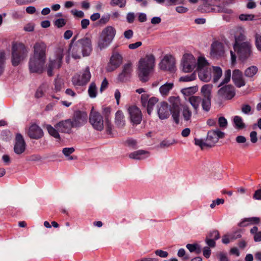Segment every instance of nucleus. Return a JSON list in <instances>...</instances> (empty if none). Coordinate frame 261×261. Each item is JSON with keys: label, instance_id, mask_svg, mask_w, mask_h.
<instances>
[{"label": "nucleus", "instance_id": "nucleus-1", "mask_svg": "<svg viewBox=\"0 0 261 261\" xmlns=\"http://www.w3.org/2000/svg\"><path fill=\"white\" fill-rule=\"evenodd\" d=\"M47 46L43 42H36L33 46V54L28 63L30 73L41 74L45 70Z\"/></svg>", "mask_w": 261, "mask_h": 261}, {"label": "nucleus", "instance_id": "nucleus-2", "mask_svg": "<svg viewBox=\"0 0 261 261\" xmlns=\"http://www.w3.org/2000/svg\"><path fill=\"white\" fill-rule=\"evenodd\" d=\"M92 50V36L86 35L79 39L75 43H71L69 53L74 59L89 56Z\"/></svg>", "mask_w": 261, "mask_h": 261}, {"label": "nucleus", "instance_id": "nucleus-3", "mask_svg": "<svg viewBox=\"0 0 261 261\" xmlns=\"http://www.w3.org/2000/svg\"><path fill=\"white\" fill-rule=\"evenodd\" d=\"M212 89V85H204L201 88V93L202 95V98L197 96H192L189 97L188 101L196 112H197L200 103L201 104L203 111L205 112L210 111L211 107Z\"/></svg>", "mask_w": 261, "mask_h": 261}, {"label": "nucleus", "instance_id": "nucleus-4", "mask_svg": "<svg viewBox=\"0 0 261 261\" xmlns=\"http://www.w3.org/2000/svg\"><path fill=\"white\" fill-rule=\"evenodd\" d=\"M155 57L152 54H147L141 58L138 64V75L140 81L146 82L149 80V74L154 66Z\"/></svg>", "mask_w": 261, "mask_h": 261}, {"label": "nucleus", "instance_id": "nucleus-5", "mask_svg": "<svg viewBox=\"0 0 261 261\" xmlns=\"http://www.w3.org/2000/svg\"><path fill=\"white\" fill-rule=\"evenodd\" d=\"M29 49L22 43H14L12 46V64L18 66L28 56Z\"/></svg>", "mask_w": 261, "mask_h": 261}, {"label": "nucleus", "instance_id": "nucleus-6", "mask_svg": "<svg viewBox=\"0 0 261 261\" xmlns=\"http://www.w3.org/2000/svg\"><path fill=\"white\" fill-rule=\"evenodd\" d=\"M116 35V30L112 26L104 28L100 34L97 47L100 50L107 48L112 42Z\"/></svg>", "mask_w": 261, "mask_h": 261}, {"label": "nucleus", "instance_id": "nucleus-7", "mask_svg": "<svg viewBox=\"0 0 261 261\" xmlns=\"http://www.w3.org/2000/svg\"><path fill=\"white\" fill-rule=\"evenodd\" d=\"M64 56V50L60 48L56 50L53 56L49 58L46 65L47 74L49 76L53 75L54 69H58L61 67Z\"/></svg>", "mask_w": 261, "mask_h": 261}, {"label": "nucleus", "instance_id": "nucleus-8", "mask_svg": "<svg viewBox=\"0 0 261 261\" xmlns=\"http://www.w3.org/2000/svg\"><path fill=\"white\" fill-rule=\"evenodd\" d=\"M197 70L199 79L203 82H209L212 77L211 69L205 58L199 57L197 60Z\"/></svg>", "mask_w": 261, "mask_h": 261}, {"label": "nucleus", "instance_id": "nucleus-9", "mask_svg": "<svg viewBox=\"0 0 261 261\" xmlns=\"http://www.w3.org/2000/svg\"><path fill=\"white\" fill-rule=\"evenodd\" d=\"M252 45L249 41H246L239 45L233 46L234 51L242 61H246L252 55Z\"/></svg>", "mask_w": 261, "mask_h": 261}, {"label": "nucleus", "instance_id": "nucleus-10", "mask_svg": "<svg viewBox=\"0 0 261 261\" xmlns=\"http://www.w3.org/2000/svg\"><path fill=\"white\" fill-rule=\"evenodd\" d=\"M91 77L90 69L88 66L86 67L83 71L82 75H74L71 80L72 83L75 87L84 86L90 81Z\"/></svg>", "mask_w": 261, "mask_h": 261}, {"label": "nucleus", "instance_id": "nucleus-11", "mask_svg": "<svg viewBox=\"0 0 261 261\" xmlns=\"http://www.w3.org/2000/svg\"><path fill=\"white\" fill-rule=\"evenodd\" d=\"M170 111L172 117L176 124L179 122L180 101L178 96H171L169 98Z\"/></svg>", "mask_w": 261, "mask_h": 261}, {"label": "nucleus", "instance_id": "nucleus-12", "mask_svg": "<svg viewBox=\"0 0 261 261\" xmlns=\"http://www.w3.org/2000/svg\"><path fill=\"white\" fill-rule=\"evenodd\" d=\"M235 95V88L231 85L223 86L217 92L218 98L221 100L231 99Z\"/></svg>", "mask_w": 261, "mask_h": 261}, {"label": "nucleus", "instance_id": "nucleus-13", "mask_svg": "<svg viewBox=\"0 0 261 261\" xmlns=\"http://www.w3.org/2000/svg\"><path fill=\"white\" fill-rule=\"evenodd\" d=\"M89 122L93 127L98 131L103 129V120L102 116L97 112H91L89 117Z\"/></svg>", "mask_w": 261, "mask_h": 261}, {"label": "nucleus", "instance_id": "nucleus-14", "mask_svg": "<svg viewBox=\"0 0 261 261\" xmlns=\"http://www.w3.org/2000/svg\"><path fill=\"white\" fill-rule=\"evenodd\" d=\"M224 136V133L220 131L218 128L208 131L206 139V141L207 143V146H214V145L218 142L219 139L223 138Z\"/></svg>", "mask_w": 261, "mask_h": 261}, {"label": "nucleus", "instance_id": "nucleus-15", "mask_svg": "<svg viewBox=\"0 0 261 261\" xmlns=\"http://www.w3.org/2000/svg\"><path fill=\"white\" fill-rule=\"evenodd\" d=\"M197 62L192 55H186L183 57L181 65L184 72L192 71L196 67Z\"/></svg>", "mask_w": 261, "mask_h": 261}, {"label": "nucleus", "instance_id": "nucleus-16", "mask_svg": "<svg viewBox=\"0 0 261 261\" xmlns=\"http://www.w3.org/2000/svg\"><path fill=\"white\" fill-rule=\"evenodd\" d=\"M87 120V114L85 112L76 111L74 113L71 123L73 127L79 128L84 125Z\"/></svg>", "mask_w": 261, "mask_h": 261}, {"label": "nucleus", "instance_id": "nucleus-17", "mask_svg": "<svg viewBox=\"0 0 261 261\" xmlns=\"http://www.w3.org/2000/svg\"><path fill=\"white\" fill-rule=\"evenodd\" d=\"M122 62V57L118 53H114L110 58L109 63L107 67V71L112 72L117 69Z\"/></svg>", "mask_w": 261, "mask_h": 261}, {"label": "nucleus", "instance_id": "nucleus-18", "mask_svg": "<svg viewBox=\"0 0 261 261\" xmlns=\"http://www.w3.org/2000/svg\"><path fill=\"white\" fill-rule=\"evenodd\" d=\"M128 112L131 122L134 124H139L142 120V114L140 109L135 106L128 108Z\"/></svg>", "mask_w": 261, "mask_h": 261}, {"label": "nucleus", "instance_id": "nucleus-19", "mask_svg": "<svg viewBox=\"0 0 261 261\" xmlns=\"http://www.w3.org/2000/svg\"><path fill=\"white\" fill-rule=\"evenodd\" d=\"M175 60L170 55H166L160 64L161 69L172 71L174 70Z\"/></svg>", "mask_w": 261, "mask_h": 261}, {"label": "nucleus", "instance_id": "nucleus-20", "mask_svg": "<svg viewBox=\"0 0 261 261\" xmlns=\"http://www.w3.org/2000/svg\"><path fill=\"white\" fill-rule=\"evenodd\" d=\"M157 112L159 117L162 120L168 118L171 114L168 103L165 101L161 102L158 105Z\"/></svg>", "mask_w": 261, "mask_h": 261}, {"label": "nucleus", "instance_id": "nucleus-21", "mask_svg": "<svg viewBox=\"0 0 261 261\" xmlns=\"http://www.w3.org/2000/svg\"><path fill=\"white\" fill-rule=\"evenodd\" d=\"M27 134L31 139H39L43 136V132L38 125L33 124L29 127Z\"/></svg>", "mask_w": 261, "mask_h": 261}, {"label": "nucleus", "instance_id": "nucleus-22", "mask_svg": "<svg viewBox=\"0 0 261 261\" xmlns=\"http://www.w3.org/2000/svg\"><path fill=\"white\" fill-rule=\"evenodd\" d=\"M132 71V64L130 62L125 64L122 72L118 76V80L122 82L126 81L131 76Z\"/></svg>", "mask_w": 261, "mask_h": 261}, {"label": "nucleus", "instance_id": "nucleus-23", "mask_svg": "<svg viewBox=\"0 0 261 261\" xmlns=\"http://www.w3.org/2000/svg\"><path fill=\"white\" fill-rule=\"evenodd\" d=\"M14 150L15 153L20 154L25 150L26 144L21 134H18L16 136Z\"/></svg>", "mask_w": 261, "mask_h": 261}, {"label": "nucleus", "instance_id": "nucleus-24", "mask_svg": "<svg viewBox=\"0 0 261 261\" xmlns=\"http://www.w3.org/2000/svg\"><path fill=\"white\" fill-rule=\"evenodd\" d=\"M55 127L60 132L64 133L70 134L71 129L73 127L71 120L70 119H66L61 121L57 123Z\"/></svg>", "mask_w": 261, "mask_h": 261}, {"label": "nucleus", "instance_id": "nucleus-25", "mask_svg": "<svg viewBox=\"0 0 261 261\" xmlns=\"http://www.w3.org/2000/svg\"><path fill=\"white\" fill-rule=\"evenodd\" d=\"M232 80L235 85L238 88H241L246 85L242 72L239 69H235L233 71Z\"/></svg>", "mask_w": 261, "mask_h": 261}, {"label": "nucleus", "instance_id": "nucleus-26", "mask_svg": "<svg viewBox=\"0 0 261 261\" xmlns=\"http://www.w3.org/2000/svg\"><path fill=\"white\" fill-rule=\"evenodd\" d=\"M235 43L233 46L239 45L246 42V37L245 36V30L242 27H238L237 28V31L235 34Z\"/></svg>", "mask_w": 261, "mask_h": 261}, {"label": "nucleus", "instance_id": "nucleus-27", "mask_svg": "<svg viewBox=\"0 0 261 261\" xmlns=\"http://www.w3.org/2000/svg\"><path fill=\"white\" fill-rule=\"evenodd\" d=\"M224 54V49L222 44L218 42H214L211 45V56L218 57L221 56Z\"/></svg>", "mask_w": 261, "mask_h": 261}, {"label": "nucleus", "instance_id": "nucleus-28", "mask_svg": "<svg viewBox=\"0 0 261 261\" xmlns=\"http://www.w3.org/2000/svg\"><path fill=\"white\" fill-rule=\"evenodd\" d=\"M115 124L118 128H123L125 125V117L123 112L118 111L115 114Z\"/></svg>", "mask_w": 261, "mask_h": 261}, {"label": "nucleus", "instance_id": "nucleus-29", "mask_svg": "<svg viewBox=\"0 0 261 261\" xmlns=\"http://www.w3.org/2000/svg\"><path fill=\"white\" fill-rule=\"evenodd\" d=\"M149 156V152L143 150H139L134 151L129 154L130 159L136 160H142Z\"/></svg>", "mask_w": 261, "mask_h": 261}, {"label": "nucleus", "instance_id": "nucleus-30", "mask_svg": "<svg viewBox=\"0 0 261 261\" xmlns=\"http://www.w3.org/2000/svg\"><path fill=\"white\" fill-rule=\"evenodd\" d=\"M174 84L172 82L166 83L162 85L159 89L160 94L162 96L167 97L170 91L173 88Z\"/></svg>", "mask_w": 261, "mask_h": 261}, {"label": "nucleus", "instance_id": "nucleus-31", "mask_svg": "<svg viewBox=\"0 0 261 261\" xmlns=\"http://www.w3.org/2000/svg\"><path fill=\"white\" fill-rule=\"evenodd\" d=\"M258 71V67L255 65H252L247 67L244 72V76L249 79H253Z\"/></svg>", "mask_w": 261, "mask_h": 261}, {"label": "nucleus", "instance_id": "nucleus-32", "mask_svg": "<svg viewBox=\"0 0 261 261\" xmlns=\"http://www.w3.org/2000/svg\"><path fill=\"white\" fill-rule=\"evenodd\" d=\"M260 222V219L258 217H251L245 218L239 224L240 227H245L249 224H258Z\"/></svg>", "mask_w": 261, "mask_h": 261}, {"label": "nucleus", "instance_id": "nucleus-33", "mask_svg": "<svg viewBox=\"0 0 261 261\" xmlns=\"http://www.w3.org/2000/svg\"><path fill=\"white\" fill-rule=\"evenodd\" d=\"M220 2H218V3L215 5L216 8H213L212 10L216 11L219 13H223L230 14L232 13V10L229 8H228L225 4L219 5V3Z\"/></svg>", "mask_w": 261, "mask_h": 261}, {"label": "nucleus", "instance_id": "nucleus-34", "mask_svg": "<svg viewBox=\"0 0 261 261\" xmlns=\"http://www.w3.org/2000/svg\"><path fill=\"white\" fill-rule=\"evenodd\" d=\"M158 101V99L156 97H152L150 98L147 102L146 107L147 108V112L149 115L151 114V112L153 110V108L154 106L157 103Z\"/></svg>", "mask_w": 261, "mask_h": 261}, {"label": "nucleus", "instance_id": "nucleus-35", "mask_svg": "<svg viewBox=\"0 0 261 261\" xmlns=\"http://www.w3.org/2000/svg\"><path fill=\"white\" fill-rule=\"evenodd\" d=\"M222 70L219 67H213V82L216 83L222 76Z\"/></svg>", "mask_w": 261, "mask_h": 261}, {"label": "nucleus", "instance_id": "nucleus-36", "mask_svg": "<svg viewBox=\"0 0 261 261\" xmlns=\"http://www.w3.org/2000/svg\"><path fill=\"white\" fill-rule=\"evenodd\" d=\"M88 92L91 98H95L97 94V88L94 83H91L88 88Z\"/></svg>", "mask_w": 261, "mask_h": 261}, {"label": "nucleus", "instance_id": "nucleus-37", "mask_svg": "<svg viewBox=\"0 0 261 261\" xmlns=\"http://www.w3.org/2000/svg\"><path fill=\"white\" fill-rule=\"evenodd\" d=\"M186 247L191 252H195L197 254H200L201 252L200 246L197 244H188Z\"/></svg>", "mask_w": 261, "mask_h": 261}, {"label": "nucleus", "instance_id": "nucleus-38", "mask_svg": "<svg viewBox=\"0 0 261 261\" xmlns=\"http://www.w3.org/2000/svg\"><path fill=\"white\" fill-rule=\"evenodd\" d=\"M182 115L185 121H189L190 120L192 116V112L188 106H183Z\"/></svg>", "mask_w": 261, "mask_h": 261}, {"label": "nucleus", "instance_id": "nucleus-39", "mask_svg": "<svg viewBox=\"0 0 261 261\" xmlns=\"http://www.w3.org/2000/svg\"><path fill=\"white\" fill-rule=\"evenodd\" d=\"M46 129L50 135L55 138L60 139V135L58 133L59 130L56 127L54 128L50 125H47Z\"/></svg>", "mask_w": 261, "mask_h": 261}, {"label": "nucleus", "instance_id": "nucleus-40", "mask_svg": "<svg viewBox=\"0 0 261 261\" xmlns=\"http://www.w3.org/2000/svg\"><path fill=\"white\" fill-rule=\"evenodd\" d=\"M233 122L236 127L239 129H242L245 127V124L243 123L242 118L240 116H234Z\"/></svg>", "mask_w": 261, "mask_h": 261}, {"label": "nucleus", "instance_id": "nucleus-41", "mask_svg": "<svg viewBox=\"0 0 261 261\" xmlns=\"http://www.w3.org/2000/svg\"><path fill=\"white\" fill-rule=\"evenodd\" d=\"M126 3V0H111L110 4L112 6H118L120 8L125 7Z\"/></svg>", "mask_w": 261, "mask_h": 261}, {"label": "nucleus", "instance_id": "nucleus-42", "mask_svg": "<svg viewBox=\"0 0 261 261\" xmlns=\"http://www.w3.org/2000/svg\"><path fill=\"white\" fill-rule=\"evenodd\" d=\"M231 77V70L230 69L227 70L224 73V78L223 81L219 84V87L222 86L225 84H227L230 81Z\"/></svg>", "mask_w": 261, "mask_h": 261}, {"label": "nucleus", "instance_id": "nucleus-43", "mask_svg": "<svg viewBox=\"0 0 261 261\" xmlns=\"http://www.w3.org/2000/svg\"><path fill=\"white\" fill-rule=\"evenodd\" d=\"M5 59L6 57L5 52L0 51V75L4 71Z\"/></svg>", "mask_w": 261, "mask_h": 261}, {"label": "nucleus", "instance_id": "nucleus-44", "mask_svg": "<svg viewBox=\"0 0 261 261\" xmlns=\"http://www.w3.org/2000/svg\"><path fill=\"white\" fill-rule=\"evenodd\" d=\"M255 45L257 49L261 51V34L260 33L255 34Z\"/></svg>", "mask_w": 261, "mask_h": 261}, {"label": "nucleus", "instance_id": "nucleus-45", "mask_svg": "<svg viewBox=\"0 0 261 261\" xmlns=\"http://www.w3.org/2000/svg\"><path fill=\"white\" fill-rule=\"evenodd\" d=\"M196 78V74L193 73L190 75H186L185 76H181L179 78V81L180 82H190L193 81Z\"/></svg>", "mask_w": 261, "mask_h": 261}, {"label": "nucleus", "instance_id": "nucleus-46", "mask_svg": "<svg viewBox=\"0 0 261 261\" xmlns=\"http://www.w3.org/2000/svg\"><path fill=\"white\" fill-rule=\"evenodd\" d=\"M254 18L253 14H242L239 16V19L241 21H252Z\"/></svg>", "mask_w": 261, "mask_h": 261}, {"label": "nucleus", "instance_id": "nucleus-47", "mask_svg": "<svg viewBox=\"0 0 261 261\" xmlns=\"http://www.w3.org/2000/svg\"><path fill=\"white\" fill-rule=\"evenodd\" d=\"M241 111L243 113L246 115H250L252 113L251 107L248 104H243L242 105Z\"/></svg>", "mask_w": 261, "mask_h": 261}, {"label": "nucleus", "instance_id": "nucleus-48", "mask_svg": "<svg viewBox=\"0 0 261 261\" xmlns=\"http://www.w3.org/2000/svg\"><path fill=\"white\" fill-rule=\"evenodd\" d=\"M220 237L219 232L217 230H213L210 231L207 236V237L210 239H213L215 240H218L220 238Z\"/></svg>", "mask_w": 261, "mask_h": 261}, {"label": "nucleus", "instance_id": "nucleus-49", "mask_svg": "<svg viewBox=\"0 0 261 261\" xmlns=\"http://www.w3.org/2000/svg\"><path fill=\"white\" fill-rule=\"evenodd\" d=\"M55 90L60 91L64 86V82L61 79H57L55 81Z\"/></svg>", "mask_w": 261, "mask_h": 261}, {"label": "nucleus", "instance_id": "nucleus-50", "mask_svg": "<svg viewBox=\"0 0 261 261\" xmlns=\"http://www.w3.org/2000/svg\"><path fill=\"white\" fill-rule=\"evenodd\" d=\"M55 25L58 28H62L66 24V20L63 18H59L54 22Z\"/></svg>", "mask_w": 261, "mask_h": 261}, {"label": "nucleus", "instance_id": "nucleus-51", "mask_svg": "<svg viewBox=\"0 0 261 261\" xmlns=\"http://www.w3.org/2000/svg\"><path fill=\"white\" fill-rule=\"evenodd\" d=\"M185 0H166L168 6L184 4Z\"/></svg>", "mask_w": 261, "mask_h": 261}, {"label": "nucleus", "instance_id": "nucleus-52", "mask_svg": "<svg viewBox=\"0 0 261 261\" xmlns=\"http://www.w3.org/2000/svg\"><path fill=\"white\" fill-rule=\"evenodd\" d=\"M181 92L184 95H190L195 92V89L192 87L186 88L182 89Z\"/></svg>", "mask_w": 261, "mask_h": 261}, {"label": "nucleus", "instance_id": "nucleus-53", "mask_svg": "<svg viewBox=\"0 0 261 261\" xmlns=\"http://www.w3.org/2000/svg\"><path fill=\"white\" fill-rule=\"evenodd\" d=\"M229 237L231 240H234L241 237V231L240 230H237L232 233L229 234Z\"/></svg>", "mask_w": 261, "mask_h": 261}, {"label": "nucleus", "instance_id": "nucleus-54", "mask_svg": "<svg viewBox=\"0 0 261 261\" xmlns=\"http://www.w3.org/2000/svg\"><path fill=\"white\" fill-rule=\"evenodd\" d=\"M195 144L197 146L200 147L201 149H203L204 146H207V143L206 141L205 142L201 139H195Z\"/></svg>", "mask_w": 261, "mask_h": 261}, {"label": "nucleus", "instance_id": "nucleus-55", "mask_svg": "<svg viewBox=\"0 0 261 261\" xmlns=\"http://www.w3.org/2000/svg\"><path fill=\"white\" fill-rule=\"evenodd\" d=\"M219 125L221 128H226L227 125V121L224 117H220L218 120Z\"/></svg>", "mask_w": 261, "mask_h": 261}, {"label": "nucleus", "instance_id": "nucleus-56", "mask_svg": "<svg viewBox=\"0 0 261 261\" xmlns=\"http://www.w3.org/2000/svg\"><path fill=\"white\" fill-rule=\"evenodd\" d=\"M177 255L179 257H183V259L185 260H187L189 258V256L187 255H186V251L185 249L183 248H181L178 250L177 252Z\"/></svg>", "mask_w": 261, "mask_h": 261}, {"label": "nucleus", "instance_id": "nucleus-57", "mask_svg": "<svg viewBox=\"0 0 261 261\" xmlns=\"http://www.w3.org/2000/svg\"><path fill=\"white\" fill-rule=\"evenodd\" d=\"M74 151V148L73 147L64 148L62 150L63 154L66 156H69V155L72 153Z\"/></svg>", "mask_w": 261, "mask_h": 261}, {"label": "nucleus", "instance_id": "nucleus-58", "mask_svg": "<svg viewBox=\"0 0 261 261\" xmlns=\"http://www.w3.org/2000/svg\"><path fill=\"white\" fill-rule=\"evenodd\" d=\"M154 253L156 255L163 258L167 257L168 255V253L167 251L160 249L155 250Z\"/></svg>", "mask_w": 261, "mask_h": 261}, {"label": "nucleus", "instance_id": "nucleus-59", "mask_svg": "<svg viewBox=\"0 0 261 261\" xmlns=\"http://www.w3.org/2000/svg\"><path fill=\"white\" fill-rule=\"evenodd\" d=\"M217 256L218 258V261H230L227 255L223 252L219 253Z\"/></svg>", "mask_w": 261, "mask_h": 261}, {"label": "nucleus", "instance_id": "nucleus-60", "mask_svg": "<svg viewBox=\"0 0 261 261\" xmlns=\"http://www.w3.org/2000/svg\"><path fill=\"white\" fill-rule=\"evenodd\" d=\"M176 143V141L175 140H173L172 142H170L169 141H163L160 143V146L161 147H168Z\"/></svg>", "mask_w": 261, "mask_h": 261}, {"label": "nucleus", "instance_id": "nucleus-61", "mask_svg": "<svg viewBox=\"0 0 261 261\" xmlns=\"http://www.w3.org/2000/svg\"><path fill=\"white\" fill-rule=\"evenodd\" d=\"M250 141L252 143H255L257 141V133L252 131L250 133Z\"/></svg>", "mask_w": 261, "mask_h": 261}, {"label": "nucleus", "instance_id": "nucleus-62", "mask_svg": "<svg viewBox=\"0 0 261 261\" xmlns=\"http://www.w3.org/2000/svg\"><path fill=\"white\" fill-rule=\"evenodd\" d=\"M206 244L210 247H214L216 246L215 240L206 237L205 239Z\"/></svg>", "mask_w": 261, "mask_h": 261}, {"label": "nucleus", "instance_id": "nucleus-63", "mask_svg": "<svg viewBox=\"0 0 261 261\" xmlns=\"http://www.w3.org/2000/svg\"><path fill=\"white\" fill-rule=\"evenodd\" d=\"M211 254V250L208 247H204L203 249V255L204 257L208 258L210 257V255Z\"/></svg>", "mask_w": 261, "mask_h": 261}, {"label": "nucleus", "instance_id": "nucleus-64", "mask_svg": "<svg viewBox=\"0 0 261 261\" xmlns=\"http://www.w3.org/2000/svg\"><path fill=\"white\" fill-rule=\"evenodd\" d=\"M253 198L256 200H261V188L255 191Z\"/></svg>", "mask_w": 261, "mask_h": 261}]
</instances>
